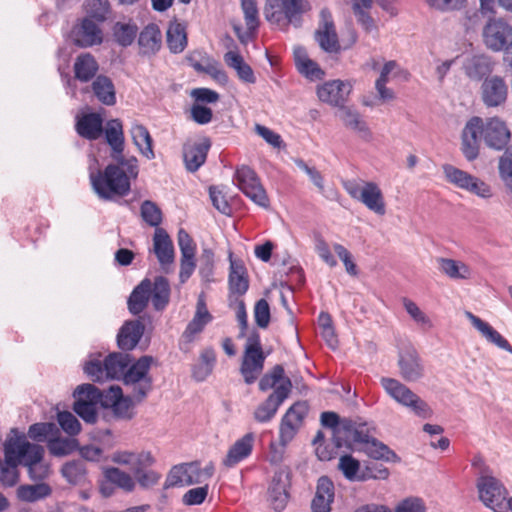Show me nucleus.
Masks as SVG:
<instances>
[{
  "mask_svg": "<svg viewBox=\"0 0 512 512\" xmlns=\"http://www.w3.org/2000/svg\"><path fill=\"white\" fill-rule=\"evenodd\" d=\"M11 433L4 444L5 462L27 466L32 479L45 478L48 475V466L41 464L44 448L29 443L26 436L15 429Z\"/></svg>",
  "mask_w": 512,
  "mask_h": 512,
  "instance_id": "obj_2",
  "label": "nucleus"
},
{
  "mask_svg": "<svg viewBox=\"0 0 512 512\" xmlns=\"http://www.w3.org/2000/svg\"><path fill=\"white\" fill-rule=\"evenodd\" d=\"M187 60L195 71L206 73L221 84L227 83V74L216 60L200 53L191 54Z\"/></svg>",
  "mask_w": 512,
  "mask_h": 512,
  "instance_id": "obj_28",
  "label": "nucleus"
},
{
  "mask_svg": "<svg viewBox=\"0 0 512 512\" xmlns=\"http://www.w3.org/2000/svg\"><path fill=\"white\" fill-rule=\"evenodd\" d=\"M380 382L385 392L393 400L410 408L417 416L426 419L432 415L429 405L399 380L382 377Z\"/></svg>",
  "mask_w": 512,
  "mask_h": 512,
  "instance_id": "obj_5",
  "label": "nucleus"
},
{
  "mask_svg": "<svg viewBox=\"0 0 512 512\" xmlns=\"http://www.w3.org/2000/svg\"><path fill=\"white\" fill-rule=\"evenodd\" d=\"M98 357H91L85 364L84 371L88 377L95 382H102L107 379H123L128 366L131 364V357L127 353L113 352L102 361Z\"/></svg>",
  "mask_w": 512,
  "mask_h": 512,
  "instance_id": "obj_3",
  "label": "nucleus"
},
{
  "mask_svg": "<svg viewBox=\"0 0 512 512\" xmlns=\"http://www.w3.org/2000/svg\"><path fill=\"white\" fill-rule=\"evenodd\" d=\"M482 100L487 107H498L505 103L508 86L500 76L487 78L481 87Z\"/></svg>",
  "mask_w": 512,
  "mask_h": 512,
  "instance_id": "obj_24",
  "label": "nucleus"
},
{
  "mask_svg": "<svg viewBox=\"0 0 512 512\" xmlns=\"http://www.w3.org/2000/svg\"><path fill=\"white\" fill-rule=\"evenodd\" d=\"M170 284L163 276H157L152 283V293L150 296L153 307L160 311L163 310L170 299Z\"/></svg>",
  "mask_w": 512,
  "mask_h": 512,
  "instance_id": "obj_47",
  "label": "nucleus"
},
{
  "mask_svg": "<svg viewBox=\"0 0 512 512\" xmlns=\"http://www.w3.org/2000/svg\"><path fill=\"white\" fill-rule=\"evenodd\" d=\"M335 488L330 478L321 476L316 485L315 496L311 503L313 512H330L334 501Z\"/></svg>",
  "mask_w": 512,
  "mask_h": 512,
  "instance_id": "obj_29",
  "label": "nucleus"
},
{
  "mask_svg": "<svg viewBox=\"0 0 512 512\" xmlns=\"http://www.w3.org/2000/svg\"><path fill=\"white\" fill-rule=\"evenodd\" d=\"M138 43L142 54H155L161 47L159 28L155 24L146 26L139 35Z\"/></svg>",
  "mask_w": 512,
  "mask_h": 512,
  "instance_id": "obj_43",
  "label": "nucleus"
},
{
  "mask_svg": "<svg viewBox=\"0 0 512 512\" xmlns=\"http://www.w3.org/2000/svg\"><path fill=\"white\" fill-rule=\"evenodd\" d=\"M463 70L468 78L475 81L482 80L493 70L491 58L484 54L471 55L463 61Z\"/></svg>",
  "mask_w": 512,
  "mask_h": 512,
  "instance_id": "obj_31",
  "label": "nucleus"
},
{
  "mask_svg": "<svg viewBox=\"0 0 512 512\" xmlns=\"http://www.w3.org/2000/svg\"><path fill=\"white\" fill-rule=\"evenodd\" d=\"M266 355L263 352L260 335L253 330L248 336L244 348V354L240 367V372L245 383H254L264 368Z\"/></svg>",
  "mask_w": 512,
  "mask_h": 512,
  "instance_id": "obj_7",
  "label": "nucleus"
},
{
  "mask_svg": "<svg viewBox=\"0 0 512 512\" xmlns=\"http://www.w3.org/2000/svg\"><path fill=\"white\" fill-rule=\"evenodd\" d=\"M92 90L102 104L111 106L116 103L115 87L112 80L107 76H97L92 83Z\"/></svg>",
  "mask_w": 512,
  "mask_h": 512,
  "instance_id": "obj_45",
  "label": "nucleus"
},
{
  "mask_svg": "<svg viewBox=\"0 0 512 512\" xmlns=\"http://www.w3.org/2000/svg\"><path fill=\"white\" fill-rule=\"evenodd\" d=\"M106 142L111 148L112 159L127 158L123 155L125 147V138L123 132V125L119 119H111L106 123L103 128Z\"/></svg>",
  "mask_w": 512,
  "mask_h": 512,
  "instance_id": "obj_30",
  "label": "nucleus"
},
{
  "mask_svg": "<svg viewBox=\"0 0 512 512\" xmlns=\"http://www.w3.org/2000/svg\"><path fill=\"white\" fill-rule=\"evenodd\" d=\"M254 442L255 435L251 432L246 433L241 438L237 439L228 448L227 454L222 460V465L230 469L248 459L253 452Z\"/></svg>",
  "mask_w": 512,
  "mask_h": 512,
  "instance_id": "obj_21",
  "label": "nucleus"
},
{
  "mask_svg": "<svg viewBox=\"0 0 512 512\" xmlns=\"http://www.w3.org/2000/svg\"><path fill=\"white\" fill-rule=\"evenodd\" d=\"M302 0H267L266 19L282 29L289 25L300 27L303 14Z\"/></svg>",
  "mask_w": 512,
  "mask_h": 512,
  "instance_id": "obj_6",
  "label": "nucleus"
},
{
  "mask_svg": "<svg viewBox=\"0 0 512 512\" xmlns=\"http://www.w3.org/2000/svg\"><path fill=\"white\" fill-rule=\"evenodd\" d=\"M144 325L139 320L126 321L117 335V343L121 350L130 351L136 347L144 333Z\"/></svg>",
  "mask_w": 512,
  "mask_h": 512,
  "instance_id": "obj_32",
  "label": "nucleus"
},
{
  "mask_svg": "<svg viewBox=\"0 0 512 512\" xmlns=\"http://www.w3.org/2000/svg\"><path fill=\"white\" fill-rule=\"evenodd\" d=\"M438 269L441 273L453 280H467L472 277V269L466 263L451 259L439 257L436 259Z\"/></svg>",
  "mask_w": 512,
  "mask_h": 512,
  "instance_id": "obj_39",
  "label": "nucleus"
},
{
  "mask_svg": "<svg viewBox=\"0 0 512 512\" xmlns=\"http://www.w3.org/2000/svg\"><path fill=\"white\" fill-rule=\"evenodd\" d=\"M321 424L332 429L335 447H343V435L347 432L349 421L339 422V416L335 412L327 411L321 414Z\"/></svg>",
  "mask_w": 512,
  "mask_h": 512,
  "instance_id": "obj_46",
  "label": "nucleus"
},
{
  "mask_svg": "<svg viewBox=\"0 0 512 512\" xmlns=\"http://www.w3.org/2000/svg\"><path fill=\"white\" fill-rule=\"evenodd\" d=\"M291 388V380H285L282 385H278L267 399L255 409L253 413L255 421L259 423L270 422L276 415L278 408L288 398Z\"/></svg>",
  "mask_w": 512,
  "mask_h": 512,
  "instance_id": "obj_15",
  "label": "nucleus"
},
{
  "mask_svg": "<svg viewBox=\"0 0 512 512\" xmlns=\"http://www.w3.org/2000/svg\"><path fill=\"white\" fill-rule=\"evenodd\" d=\"M224 61L230 68L234 69L240 80L246 83H255L256 77L252 68L244 61L237 51H228L224 55Z\"/></svg>",
  "mask_w": 512,
  "mask_h": 512,
  "instance_id": "obj_44",
  "label": "nucleus"
},
{
  "mask_svg": "<svg viewBox=\"0 0 512 512\" xmlns=\"http://www.w3.org/2000/svg\"><path fill=\"white\" fill-rule=\"evenodd\" d=\"M111 460L119 465L128 466L133 473L139 471L142 466H152L154 463V458L148 451H117L113 453Z\"/></svg>",
  "mask_w": 512,
  "mask_h": 512,
  "instance_id": "obj_34",
  "label": "nucleus"
},
{
  "mask_svg": "<svg viewBox=\"0 0 512 512\" xmlns=\"http://www.w3.org/2000/svg\"><path fill=\"white\" fill-rule=\"evenodd\" d=\"M476 487L479 499L494 512H506L508 491L503 483L492 475H481Z\"/></svg>",
  "mask_w": 512,
  "mask_h": 512,
  "instance_id": "obj_8",
  "label": "nucleus"
},
{
  "mask_svg": "<svg viewBox=\"0 0 512 512\" xmlns=\"http://www.w3.org/2000/svg\"><path fill=\"white\" fill-rule=\"evenodd\" d=\"M141 216L143 220L152 227H158L162 222V212L152 201L146 200L141 205Z\"/></svg>",
  "mask_w": 512,
  "mask_h": 512,
  "instance_id": "obj_63",
  "label": "nucleus"
},
{
  "mask_svg": "<svg viewBox=\"0 0 512 512\" xmlns=\"http://www.w3.org/2000/svg\"><path fill=\"white\" fill-rule=\"evenodd\" d=\"M466 317L470 320L474 328L491 344L512 354L510 343L489 323L483 321L471 312H466Z\"/></svg>",
  "mask_w": 512,
  "mask_h": 512,
  "instance_id": "obj_33",
  "label": "nucleus"
},
{
  "mask_svg": "<svg viewBox=\"0 0 512 512\" xmlns=\"http://www.w3.org/2000/svg\"><path fill=\"white\" fill-rule=\"evenodd\" d=\"M360 202L377 215L386 213L383 193L375 182H364Z\"/></svg>",
  "mask_w": 512,
  "mask_h": 512,
  "instance_id": "obj_37",
  "label": "nucleus"
},
{
  "mask_svg": "<svg viewBox=\"0 0 512 512\" xmlns=\"http://www.w3.org/2000/svg\"><path fill=\"white\" fill-rule=\"evenodd\" d=\"M154 358L142 356L131 363L123 377V383L131 390V398L136 402L144 400L152 389V377L149 374Z\"/></svg>",
  "mask_w": 512,
  "mask_h": 512,
  "instance_id": "obj_4",
  "label": "nucleus"
},
{
  "mask_svg": "<svg viewBox=\"0 0 512 512\" xmlns=\"http://www.w3.org/2000/svg\"><path fill=\"white\" fill-rule=\"evenodd\" d=\"M403 306L408 315L416 322V324L424 328L432 327L430 318L419 308L415 302L408 298H404Z\"/></svg>",
  "mask_w": 512,
  "mask_h": 512,
  "instance_id": "obj_64",
  "label": "nucleus"
},
{
  "mask_svg": "<svg viewBox=\"0 0 512 512\" xmlns=\"http://www.w3.org/2000/svg\"><path fill=\"white\" fill-rule=\"evenodd\" d=\"M230 271H229V291L230 297L235 298L244 295L249 288V280L247 270L243 262L234 259L233 254H229Z\"/></svg>",
  "mask_w": 512,
  "mask_h": 512,
  "instance_id": "obj_26",
  "label": "nucleus"
},
{
  "mask_svg": "<svg viewBox=\"0 0 512 512\" xmlns=\"http://www.w3.org/2000/svg\"><path fill=\"white\" fill-rule=\"evenodd\" d=\"M51 494V488L46 483L21 485L17 489V497L24 502H36Z\"/></svg>",
  "mask_w": 512,
  "mask_h": 512,
  "instance_id": "obj_53",
  "label": "nucleus"
},
{
  "mask_svg": "<svg viewBox=\"0 0 512 512\" xmlns=\"http://www.w3.org/2000/svg\"><path fill=\"white\" fill-rule=\"evenodd\" d=\"M132 400L124 397L119 386H111L104 394V407L111 408L114 414L120 418L132 417Z\"/></svg>",
  "mask_w": 512,
  "mask_h": 512,
  "instance_id": "obj_27",
  "label": "nucleus"
},
{
  "mask_svg": "<svg viewBox=\"0 0 512 512\" xmlns=\"http://www.w3.org/2000/svg\"><path fill=\"white\" fill-rule=\"evenodd\" d=\"M116 163L109 164L104 171L90 167V182L94 192L102 200H113L127 195L131 187V179L138 176V160L134 156L113 159Z\"/></svg>",
  "mask_w": 512,
  "mask_h": 512,
  "instance_id": "obj_1",
  "label": "nucleus"
},
{
  "mask_svg": "<svg viewBox=\"0 0 512 512\" xmlns=\"http://www.w3.org/2000/svg\"><path fill=\"white\" fill-rule=\"evenodd\" d=\"M511 133L506 123L498 117L484 120V142L494 150H502L506 147Z\"/></svg>",
  "mask_w": 512,
  "mask_h": 512,
  "instance_id": "obj_19",
  "label": "nucleus"
},
{
  "mask_svg": "<svg viewBox=\"0 0 512 512\" xmlns=\"http://www.w3.org/2000/svg\"><path fill=\"white\" fill-rule=\"evenodd\" d=\"M129 133L138 151L148 160L154 159L153 140L148 129L139 122L134 121L131 124Z\"/></svg>",
  "mask_w": 512,
  "mask_h": 512,
  "instance_id": "obj_38",
  "label": "nucleus"
},
{
  "mask_svg": "<svg viewBox=\"0 0 512 512\" xmlns=\"http://www.w3.org/2000/svg\"><path fill=\"white\" fill-rule=\"evenodd\" d=\"M315 39L321 49L328 53H337L340 50L332 15L326 8L320 11L319 26L315 32Z\"/></svg>",
  "mask_w": 512,
  "mask_h": 512,
  "instance_id": "obj_18",
  "label": "nucleus"
},
{
  "mask_svg": "<svg viewBox=\"0 0 512 512\" xmlns=\"http://www.w3.org/2000/svg\"><path fill=\"white\" fill-rule=\"evenodd\" d=\"M290 473L287 469L277 471L269 488V500L274 510L282 511L289 499Z\"/></svg>",
  "mask_w": 512,
  "mask_h": 512,
  "instance_id": "obj_22",
  "label": "nucleus"
},
{
  "mask_svg": "<svg viewBox=\"0 0 512 512\" xmlns=\"http://www.w3.org/2000/svg\"><path fill=\"white\" fill-rule=\"evenodd\" d=\"M373 1L374 0H357L353 5V10L358 22L368 32L375 28L373 19L367 12L371 8Z\"/></svg>",
  "mask_w": 512,
  "mask_h": 512,
  "instance_id": "obj_60",
  "label": "nucleus"
},
{
  "mask_svg": "<svg viewBox=\"0 0 512 512\" xmlns=\"http://www.w3.org/2000/svg\"><path fill=\"white\" fill-rule=\"evenodd\" d=\"M63 477L71 484H80L86 477V466L82 460H73L63 465Z\"/></svg>",
  "mask_w": 512,
  "mask_h": 512,
  "instance_id": "obj_56",
  "label": "nucleus"
},
{
  "mask_svg": "<svg viewBox=\"0 0 512 512\" xmlns=\"http://www.w3.org/2000/svg\"><path fill=\"white\" fill-rule=\"evenodd\" d=\"M285 380H290L284 375V369L280 365H276L270 373L265 374L259 381V389L267 391L271 388L274 390L278 385H282Z\"/></svg>",
  "mask_w": 512,
  "mask_h": 512,
  "instance_id": "obj_59",
  "label": "nucleus"
},
{
  "mask_svg": "<svg viewBox=\"0 0 512 512\" xmlns=\"http://www.w3.org/2000/svg\"><path fill=\"white\" fill-rule=\"evenodd\" d=\"M73 42L80 47L86 48L102 43L103 34L97 23L85 17L72 30Z\"/></svg>",
  "mask_w": 512,
  "mask_h": 512,
  "instance_id": "obj_20",
  "label": "nucleus"
},
{
  "mask_svg": "<svg viewBox=\"0 0 512 512\" xmlns=\"http://www.w3.org/2000/svg\"><path fill=\"white\" fill-rule=\"evenodd\" d=\"M152 293V282L144 279L137 285L128 298L129 311L134 314H140L147 306Z\"/></svg>",
  "mask_w": 512,
  "mask_h": 512,
  "instance_id": "obj_41",
  "label": "nucleus"
},
{
  "mask_svg": "<svg viewBox=\"0 0 512 512\" xmlns=\"http://www.w3.org/2000/svg\"><path fill=\"white\" fill-rule=\"evenodd\" d=\"M442 170L446 180L457 188L465 190L482 199H490L493 196L491 186L480 178L451 164L443 165Z\"/></svg>",
  "mask_w": 512,
  "mask_h": 512,
  "instance_id": "obj_9",
  "label": "nucleus"
},
{
  "mask_svg": "<svg viewBox=\"0 0 512 512\" xmlns=\"http://www.w3.org/2000/svg\"><path fill=\"white\" fill-rule=\"evenodd\" d=\"M347 428L348 429L346 434L343 435V446H349L351 443H356L362 450L370 442V440L375 438L370 433L366 424L355 425L349 421V427Z\"/></svg>",
  "mask_w": 512,
  "mask_h": 512,
  "instance_id": "obj_48",
  "label": "nucleus"
},
{
  "mask_svg": "<svg viewBox=\"0 0 512 512\" xmlns=\"http://www.w3.org/2000/svg\"><path fill=\"white\" fill-rule=\"evenodd\" d=\"M153 252L164 272L168 273L175 259L174 246L167 232L157 228L153 237Z\"/></svg>",
  "mask_w": 512,
  "mask_h": 512,
  "instance_id": "obj_23",
  "label": "nucleus"
},
{
  "mask_svg": "<svg viewBox=\"0 0 512 512\" xmlns=\"http://www.w3.org/2000/svg\"><path fill=\"white\" fill-rule=\"evenodd\" d=\"M309 406L305 401L294 403L285 413L281 420L279 438L283 444H288L295 437L301 428Z\"/></svg>",
  "mask_w": 512,
  "mask_h": 512,
  "instance_id": "obj_14",
  "label": "nucleus"
},
{
  "mask_svg": "<svg viewBox=\"0 0 512 512\" xmlns=\"http://www.w3.org/2000/svg\"><path fill=\"white\" fill-rule=\"evenodd\" d=\"M77 133L88 140H96L103 133V118L98 113H88L78 117Z\"/></svg>",
  "mask_w": 512,
  "mask_h": 512,
  "instance_id": "obj_36",
  "label": "nucleus"
},
{
  "mask_svg": "<svg viewBox=\"0 0 512 512\" xmlns=\"http://www.w3.org/2000/svg\"><path fill=\"white\" fill-rule=\"evenodd\" d=\"M247 33H254L259 26V13L255 0H241Z\"/></svg>",
  "mask_w": 512,
  "mask_h": 512,
  "instance_id": "obj_61",
  "label": "nucleus"
},
{
  "mask_svg": "<svg viewBox=\"0 0 512 512\" xmlns=\"http://www.w3.org/2000/svg\"><path fill=\"white\" fill-rule=\"evenodd\" d=\"M216 362V354L213 348L208 347L202 350L199 361L193 367L195 380L204 381L213 371Z\"/></svg>",
  "mask_w": 512,
  "mask_h": 512,
  "instance_id": "obj_49",
  "label": "nucleus"
},
{
  "mask_svg": "<svg viewBox=\"0 0 512 512\" xmlns=\"http://www.w3.org/2000/svg\"><path fill=\"white\" fill-rule=\"evenodd\" d=\"M499 175L507 194L506 204L512 208V147L499 160Z\"/></svg>",
  "mask_w": 512,
  "mask_h": 512,
  "instance_id": "obj_50",
  "label": "nucleus"
},
{
  "mask_svg": "<svg viewBox=\"0 0 512 512\" xmlns=\"http://www.w3.org/2000/svg\"><path fill=\"white\" fill-rule=\"evenodd\" d=\"M352 90L351 80L334 79L318 85L316 93L321 102L340 110L346 106Z\"/></svg>",
  "mask_w": 512,
  "mask_h": 512,
  "instance_id": "obj_11",
  "label": "nucleus"
},
{
  "mask_svg": "<svg viewBox=\"0 0 512 512\" xmlns=\"http://www.w3.org/2000/svg\"><path fill=\"white\" fill-rule=\"evenodd\" d=\"M85 9L87 17L102 22L109 13V2L108 0H86Z\"/></svg>",
  "mask_w": 512,
  "mask_h": 512,
  "instance_id": "obj_62",
  "label": "nucleus"
},
{
  "mask_svg": "<svg viewBox=\"0 0 512 512\" xmlns=\"http://www.w3.org/2000/svg\"><path fill=\"white\" fill-rule=\"evenodd\" d=\"M104 394L92 384H82L74 392L75 401L100 404L104 407Z\"/></svg>",
  "mask_w": 512,
  "mask_h": 512,
  "instance_id": "obj_55",
  "label": "nucleus"
},
{
  "mask_svg": "<svg viewBox=\"0 0 512 512\" xmlns=\"http://www.w3.org/2000/svg\"><path fill=\"white\" fill-rule=\"evenodd\" d=\"M137 31L135 24L117 22L113 28V35L121 46H129L133 43Z\"/></svg>",
  "mask_w": 512,
  "mask_h": 512,
  "instance_id": "obj_57",
  "label": "nucleus"
},
{
  "mask_svg": "<svg viewBox=\"0 0 512 512\" xmlns=\"http://www.w3.org/2000/svg\"><path fill=\"white\" fill-rule=\"evenodd\" d=\"M212 320L213 316L208 311L205 295L201 293L197 299L195 314L191 321L187 324L182 337L187 342L193 341L195 336L201 333L204 330L205 326L209 324Z\"/></svg>",
  "mask_w": 512,
  "mask_h": 512,
  "instance_id": "obj_25",
  "label": "nucleus"
},
{
  "mask_svg": "<svg viewBox=\"0 0 512 512\" xmlns=\"http://www.w3.org/2000/svg\"><path fill=\"white\" fill-rule=\"evenodd\" d=\"M78 447V441L74 438H55L48 442V449L54 456H65L72 453Z\"/></svg>",
  "mask_w": 512,
  "mask_h": 512,
  "instance_id": "obj_58",
  "label": "nucleus"
},
{
  "mask_svg": "<svg viewBox=\"0 0 512 512\" xmlns=\"http://www.w3.org/2000/svg\"><path fill=\"white\" fill-rule=\"evenodd\" d=\"M167 45L172 53H181L187 46L185 26L181 23H171L167 30Z\"/></svg>",
  "mask_w": 512,
  "mask_h": 512,
  "instance_id": "obj_52",
  "label": "nucleus"
},
{
  "mask_svg": "<svg viewBox=\"0 0 512 512\" xmlns=\"http://www.w3.org/2000/svg\"><path fill=\"white\" fill-rule=\"evenodd\" d=\"M99 69L95 57L90 53H81L74 62L75 78L81 82L93 79Z\"/></svg>",
  "mask_w": 512,
  "mask_h": 512,
  "instance_id": "obj_42",
  "label": "nucleus"
},
{
  "mask_svg": "<svg viewBox=\"0 0 512 512\" xmlns=\"http://www.w3.org/2000/svg\"><path fill=\"white\" fill-rule=\"evenodd\" d=\"M209 148L210 141L208 139L201 143L185 146L183 157L186 169L190 172L197 171L204 164Z\"/></svg>",
  "mask_w": 512,
  "mask_h": 512,
  "instance_id": "obj_40",
  "label": "nucleus"
},
{
  "mask_svg": "<svg viewBox=\"0 0 512 512\" xmlns=\"http://www.w3.org/2000/svg\"><path fill=\"white\" fill-rule=\"evenodd\" d=\"M398 368L400 376L407 382H416L425 375L423 360L413 346L399 351Z\"/></svg>",
  "mask_w": 512,
  "mask_h": 512,
  "instance_id": "obj_16",
  "label": "nucleus"
},
{
  "mask_svg": "<svg viewBox=\"0 0 512 512\" xmlns=\"http://www.w3.org/2000/svg\"><path fill=\"white\" fill-rule=\"evenodd\" d=\"M338 117L348 129L356 132L362 139H371V131L357 110L346 105L339 110Z\"/></svg>",
  "mask_w": 512,
  "mask_h": 512,
  "instance_id": "obj_35",
  "label": "nucleus"
},
{
  "mask_svg": "<svg viewBox=\"0 0 512 512\" xmlns=\"http://www.w3.org/2000/svg\"><path fill=\"white\" fill-rule=\"evenodd\" d=\"M485 45L493 51H502L512 42V26L504 19L492 18L483 28Z\"/></svg>",
  "mask_w": 512,
  "mask_h": 512,
  "instance_id": "obj_13",
  "label": "nucleus"
},
{
  "mask_svg": "<svg viewBox=\"0 0 512 512\" xmlns=\"http://www.w3.org/2000/svg\"><path fill=\"white\" fill-rule=\"evenodd\" d=\"M234 182L238 188L255 204L268 207L269 200L256 173L249 167L243 166L237 169Z\"/></svg>",
  "mask_w": 512,
  "mask_h": 512,
  "instance_id": "obj_12",
  "label": "nucleus"
},
{
  "mask_svg": "<svg viewBox=\"0 0 512 512\" xmlns=\"http://www.w3.org/2000/svg\"><path fill=\"white\" fill-rule=\"evenodd\" d=\"M482 140H484V120L474 116L466 122L461 133L460 150L467 161L471 162L479 157Z\"/></svg>",
  "mask_w": 512,
  "mask_h": 512,
  "instance_id": "obj_10",
  "label": "nucleus"
},
{
  "mask_svg": "<svg viewBox=\"0 0 512 512\" xmlns=\"http://www.w3.org/2000/svg\"><path fill=\"white\" fill-rule=\"evenodd\" d=\"M202 482V471L197 462L175 465L167 475L164 488L184 487Z\"/></svg>",
  "mask_w": 512,
  "mask_h": 512,
  "instance_id": "obj_17",
  "label": "nucleus"
},
{
  "mask_svg": "<svg viewBox=\"0 0 512 512\" xmlns=\"http://www.w3.org/2000/svg\"><path fill=\"white\" fill-rule=\"evenodd\" d=\"M104 476L109 483L115 484L127 492H131L135 488V481L131 475L119 468L109 467L104 469Z\"/></svg>",
  "mask_w": 512,
  "mask_h": 512,
  "instance_id": "obj_54",
  "label": "nucleus"
},
{
  "mask_svg": "<svg viewBox=\"0 0 512 512\" xmlns=\"http://www.w3.org/2000/svg\"><path fill=\"white\" fill-rule=\"evenodd\" d=\"M369 457L376 460L398 463L400 457L386 444L374 438L362 449Z\"/></svg>",
  "mask_w": 512,
  "mask_h": 512,
  "instance_id": "obj_51",
  "label": "nucleus"
}]
</instances>
